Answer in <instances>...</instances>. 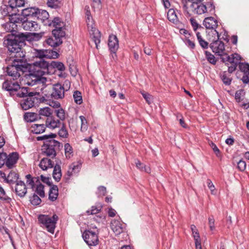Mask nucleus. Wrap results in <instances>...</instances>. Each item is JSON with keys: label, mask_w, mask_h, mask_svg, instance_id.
<instances>
[{"label": "nucleus", "mask_w": 249, "mask_h": 249, "mask_svg": "<svg viewBox=\"0 0 249 249\" xmlns=\"http://www.w3.org/2000/svg\"><path fill=\"white\" fill-rule=\"evenodd\" d=\"M45 52L46 59H55L59 56L58 53L53 50H45Z\"/></svg>", "instance_id": "obj_39"}, {"label": "nucleus", "mask_w": 249, "mask_h": 249, "mask_svg": "<svg viewBox=\"0 0 249 249\" xmlns=\"http://www.w3.org/2000/svg\"><path fill=\"white\" fill-rule=\"evenodd\" d=\"M47 23L49 26L54 27V29L52 32L53 36L48 38L45 42L53 47L59 46L63 43L62 38L66 35L64 22L60 18L55 17L52 21H48Z\"/></svg>", "instance_id": "obj_3"}, {"label": "nucleus", "mask_w": 249, "mask_h": 249, "mask_svg": "<svg viewBox=\"0 0 249 249\" xmlns=\"http://www.w3.org/2000/svg\"><path fill=\"white\" fill-rule=\"evenodd\" d=\"M64 149L66 158L70 159L73 153V148L72 146L70 143H66L64 145Z\"/></svg>", "instance_id": "obj_46"}, {"label": "nucleus", "mask_w": 249, "mask_h": 249, "mask_svg": "<svg viewBox=\"0 0 249 249\" xmlns=\"http://www.w3.org/2000/svg\"><path fill=\"white\" fill-rule=\"evenodd\" d=\"M108 46L110 52L114 53L119 48V40L116 36L109 35L108 39Z\"/></svg>", "instance_id": "obj_16"}, {"label": "nucleus", "mask_w": 249, "mask_h": 249, "mask_svg": "<svg viewBox=\"0 0 249 249\" xmlns=\"http://www.w3.org/2000/svg\"><path fill=\"white\" fill-rule=\"evenodd\" d=\"M73 97L75 102L78 105H80L82 103V97L81 93L78 90H76L74 92Z\"/></svg>", "instance_id": "obj_52"}, {"label": "nucleus", "mask_w": 249, "mask_h": 249, "mask_svg": "<svg viewBox=\"0 0 249 249\" xmlns=\"http://www.w3.org/2000/svg\"><path fill=\"white\" fill-rule=\"evenodd\" d=\"M43 36L42 33H28L27 34H24V36L26 37L25 41H38Z\"/></svg>", "instance_id": "obj_34"}, {"label": "nucleus", "mask_w": 249, "mask_h": 249, "mask_svg": "<svg viewBox=\"0 0 249 249\" xmlns=\"http://www.w3.org/2000/svg\"><path fill=\"white\" fill-rule=\"evenodd\" d=\"M212 35L214 38L212 40V42L210 47L212 51L218 55H222V53L225 51V45L223 41L220 40L218 32L216 30L211 31L209 32L208 36Z\"/></svg>", "instance_id": "obj_7"}, {"label": "nucleus", "mask_w": 249, "mask_h": 249, "mask_svg": "<svg viewBox=\"0 0 249 249\" xmlns=\"http://www.w3.org/2000/svg\"><path fill=\"white\" fill-rule=\"evenodd\" d=\"M45 50L44 49H34V57L38 58L40 60H45Z\"/></svg>", "instance_id": "obj_40"}, {"label": "nucleus", "mask_w": 249, "mask_h": 249, "mask_svg": "<svg viewBox=\"0 0 249 249\" xmlns=\"http://www.w3.org/2000/svg\"><path fill=\"white\" fill-rule=\"evenodd\" d=\"M7 158V155L5 153H0V168L4 164L6 165V160Z\"/></svg>", "instance_id": "obj_59"}, {"label": "nucleus", "mask_w": 249, "mask_h": 249, "mask_svg": "<svg viewBox=\"0 0 249 249\" xmlns=\"http://www.w3.org/2000/svg\"><path fill=\"white\" fill-rule=\"evenodd\" d=\"M46 126L44 124H34L31 127V131L35 134H40L44 132Z\"/></svg>", "instance_id": "obj_31"}, {"label": "nucleus", "mask_w": 249, "mask_h": 249, "mask_svg": "<svg viewBox=\"0 0 249 249\" xmlns=\"http://www.w3.org/2000/svg\"><path fill=\"white\" fill-rule=\"evenodd\" d=\"M15 184V192L16 194L21 197H24L27 193V188L24 182L19 180Z\"/></svg>", "instance_id": "obj_18"}, {"label": "nucleus", "mask_w": 249, "mask_h": 249, "mask_svg": "<svg viewBox=\"0 0 249 249\" xmlns=\"http://www.w3.org/2000/svg\"><path fill=\"white\" fill-rule=\"evenodd\" d=\"M36 179V182L38 183L36 185L35 192L40 196L41 197H44L45 196V191H44V186L40 182L39 178L37 177V178H35Z\"/></svg>", "instance_id": "obj_32"}, {"label": "nucleus", "mask_w": 249, "mask_h": 249, "mask_svg": "<svg viewBox=\"0 0 249 249\" xmlns=\"http://www.w3.org/2000/svg\"><path fill=\"white\" fill-rule=\"evenodd\" d=\"M228 62L231 64V66L228 67V72L231 73L236 70L238 65L235 58L231 55L230 56V59L228 60L227 63Z\"/></svg>", "instance_id": "obj_42"}, {"label": "nucleus", "mask_w": 249, "mask_h": 249, "mask_svg": "<svg viewBox=\"0 0 249 249\" xmlns=\"http://www.w3.org/2000/svg\"><path fill=\"white\" fill-rule=\"evenodd\" d=\"M19 177V174L14 171H11L8 175V178H5V183L9 185H12L16 183L17 182L19 181L18 180Z\"/></svg>", "instance_id": "obj_25"}, {"label": "nucleus", "mask_w": 249, "mask_h": 249, "mask_svg": "<svg viewBox=\"0 0 249 249\" xmlns=\"http://www.w3.org/2000/svg\"><path fill=\"white\" fill-rule=\"evenodd\" d=\"M196 37L198 40V41L199 42V45L200 46L205 49H207L209 46V43L204 40L201 36L200 35V34L199 32H197L196 33Z\"/></svg>", "instance_id": "obj_43"}, {"label": "nucleus", "mask_w": 249, "mask_h": 249, "mask_svg": "<svg viewBox=\"0 0 249 249\" xmlns=\"http://www.w3.org/2000/svg\"><path fill=\"white\" fill-rule=\"evenodd\" d=\"M0 199L9 202L11 199L6 196L5 192L3 188L0 185Z\"/></svg>", "instance_id": "obj_55"}, {"label": "nucleus", "mask_w": 249, "mask_h": 249, "mask_svg": "<svg viewBox=\"0 0 249 249\" xmlns=\"http://www.w3.org/2000/svg\"><path fill=\"white\" fill-rule=\"evenodd\" d=\"M19 18L21 19V21H20V22H18V24H21V26L25 30L34 31L36 28H37V24L36 22L32 20H29L28 18H22L20 15Z\"/></svg>", "instance_id": "obj_13"}, {"label": "nucleus", "mask_w": 249, "mask_h": 249, "mask_svg": "<svg viewBox=\"0 0 249 249\" xmlns=\"http://www.w3.org/2000/svg\"><path fill=\"white\" fill-rule=\"evenodd\" d=\"M111 228L114 232L116 233H124L127 232L126 225L117 220H114L111 223Z\"/></svg>", "instance_id": "obj_14"}, {"label": "nucleus", "mask_w": 249, "mask_h": 249, "mask_svg": "<svg viewBox=\"0 0 249 249\" xmlns=\"http://www.w3.org/2000/svg\"><path fill=\"white\" fill-rule=\"evenodd\" d=\"M8 4L14 10V13L17 14L18 10L17 9V7H22L25 4L24 0H9L7 2Z\"/></svg>", "instance_id": "obj_30"}, {"label": "nucleus", "mask_w": 249, "mask_h": 249, "mask_svg": "<svg viewBox=\"0 0 249 249\" xmlns=\"http://www.w3.org/2000/svg\"><path fill=\"white\" fill-rule=\"evenodd\" d=\"M60 160H55V164L53 165V179L57 182H59L62 177L61 168L59 163H61Z\"/></svg>", "instance_id": "obj_19"}, {"label": "nucleus", "mask_w": 249, "mask_h": 249, "mask_svg": "<svg viewBox=\"0 0 249 249\" xmlns=\"http://www.w3.org/2000/svg\"><path fill=\"white\" fill-rule=\"evenodd\" d=\"M205 53L206 57L209 63L215 65L216 63V60L214 56L208 51H205Z\"/></svg>", "instance_id": "obj_54"}, {"label": "nucleus", "mask_w": 249, "mask_h": 249, "mask_svg": "<svg viewBox=\"0 0 249 249\" xmlns=\"http://www.w3.org/2000/svg\"><path fill=\"white\" fill-rule=\"evenodd\" d=\"M27 67L29 73L26 77V84L29 86L44 84L47 79L43 75L53 73V71H49L48 62L45 60L36 61L32 64L27 63Z\"/></svg>", "instance_id": "obj_1"}, {"label": "nucleus", "mask_w": 249, "mask_h": 249, "mask_svg": "<svg viewBox=\"0 0 249 249\" xmlns=\"http://www.w3.org/2000/svg\"><path fill=\"white\" fill-rule=\"evenodd\" d=\"M24 119L27 122H33L40 120L37 113L26 112L24 114Z\"/></svg>", "instance_id": "obj_33"}, {"label": "nucleus", "mask_w": 249, "mask_h": 249, "mask_svg": "<svg viewBox=\"0 0 249 249\" xmlns=\"http://www.w3.org/2000/svg\"><path fill=\"white\" fill-rule=\"evenodd\" d=\"M237 167L239 169V170L241 171H243L245 170L246 167V162L243 160H240L238 163H237Z\"/></svg>", "instance_id": "obj_64"}, {"label": "nucleus", "mask_w": 249, "mask_h": 249, "mask_svg": "<svg viewBox=\"0 0 249 249\" xmlns=\"http://www.w3.org/2000/svg\"><path fill=\"white\" fill-rule=\"evenodd\" d=\"M57 137V135L55 133H51L48 135H44L41 136H38L36 137L37 141H44L46 142L47 140H50L51 139H54Z\"/></svg>", "instance_id": "obj_48"}, {"label": "nucleus", "mask_w": 249, "mask_h": 249, "mask_svg": "<svg viewBox=\"0 0 249 249\" xmlns=\"http://www.w3.org/2000/svg\"><path fill=\"white\" fill-rule=\"evenodd\" d=\"M6 60L7 61V59ZM8 61L6 72L13 80L17 79L20 77V72L23 73L27 71V61L26 58L10 57Z\"/></svg>", "instance_id": "obj_4"}, {"label": "nucleus", "mask_w": 249, "mask_h": 249, "mask_svg": "<svg viewBox=\"0 0 249 249\" xmlns=\"http://www.w3.org/2000/svg\"><path fill=\"white\" fill-rule=\"evenodd\" d=\"M186 9L188 14L201 15L207 12L206 5L202 2L190 4Z\"/></svg>", "instance_id": "obj_11"}, {"label": "nucleus", "mask_w": 249, "mask_h": 249, "mask_svg": "<svg viewBox=\"0 0 249 249\" xmlns=\"http://www.w3.org/2000/svg\"><path fill=\"white\" fill-rule=\"evenodd\" d=\"M102 208V206H100L99 207L92 206L91 208V210H88L87 211V213L89 215L97 214L101 211Z\"/></svg>", "instance_id": "obj_56"}, {"label": "nucleus", "mask_w": 249, "mask_h": 249, "mask_svg": "<svg viewBox=\"0 0 249 249\" xmlns=\"http://www.w3.org/2000/svg\"><path fill=\"white\" fill-rule=\"evenodd\" d=\"M209 225L210 230L213 231L215 230L214 227V219L213 215L210 216L208 218Z\"/></svg>", "instance_id": "obj_62"}, {"label": "nucleus", "mask_w": 249, "mask_h": 249, "mask_svg": "<svg viewBox=\"0 0 249 249\" xmlns=\"http://www.w3.org/2000/svg\"><path fill=\"white\" fill-rule=\"evenodd\" d=\"M63 0H48L47 5L48 7L53 9H59L63 5Z\"/></svg>", "instance_id": "obj_35"}, {"label": "nucleus", "mask_w": 249, "mask_h": 249, "mask_svg": "<svg viewBox=\"0 0 249 249\" xmlns=\"http://www.w3.org/2000/svg\"><path fill=\"white\" fill-rule=\"evenodd\" d=\"M57 117L59 119L60 121H64L66 119L65 110L61 107L54 111Z\"/></svg>", "instance_id": "obj_50"}, {"label": "nucleus", "mask_w": 249, "mask_h": 249, "mask_svg": "<svg viewBox=\"0 0 249 249\" xmlns=\"http://www.w3.org/2000/svg\"><path fill=\"white\" fill-rule=\"evenodd\" d=\"M21 21V19L19 18V14L12 13L10 18H9V21L3 24L2 26L6 32H11V34H17L18 25L17 24H18V22H20Z\"/></svg>", "instance_id": "obj_9"}, {"label": "nucleus", "mask_w": 249, "mask_h": 249, "mask_svg": "<svg viewBox=\"0 0 249 249\" xmlns=\"http://www.w3.org/2000/svg\"><path fill=\"white\" fill-rule=\"evenodd\" d=\"M36 17L42 20L43 22H44L45 25H48V21H52L53 20L49 19V15L46 10H41L39 9H38L37 15H36Z\"/></svg>", "instance_id": "obj_29"}, {"label": "nucleus", "mask_w": 249, "mask_h": 249, "mask_svg": "<svg viewBox=\"0 0 249 249\" xmlns=\"http://www.w3.org/2000/svg\"><path fill=\"white\" fill-rule=\"evenodd\" d=\"M190 22H191V25L193 28V29L195 31H196L197 29H202V30L203 29V27H202V26L199 25L197 23L195 19H194L193 18H191Z\"/></svg>", "instance_id": "obj_60"}, {"label": "nucleus", "mask_w": 249, "mask_h": 249, "mask_svg": "<svg viewBox=\"0 0 249 249\" xmlns=\"http://www.w3.org/2000/svg\"><path fill=\"white\" fill-rule=\"evenodd\" d=\"M137 167L142 171H144L149 173L150 172V169L148 166H145L143 163H142L140 160H138L136 162Z\"/></svg>", "instance_id": "obj_51"}, {"label": "nucleus", "mask_w": 249, "mask_h": 249, "mask_svg": "<svg viewBox=\"0 0 249 249\" xmlns=\"http://www.w3.org/2000/svg\"><path fill=\"white\" fill-rule=\"evenodd\" d=\"M100 38V32L98 30H95L93 33V40L96 45V47L97 49H98V45L100 44L101 41Z\"/></svg>", "instance_id": "obj_47"}, {"label": "nucleus", "mask_w": 249, "mask_h": 249, "mask_svg": "<svg viewBox=\"0 0 249 249\" xmlns=\"http://www.w3.org/2000/svg\"><path fill=\"white\" fill-rule=\"evenodd\" d=\"M0 12L1 14L4 16L12 15V13H14L13 8H12L8 4L7 5H3L0 7Z\"/></svg>", "instance_id": "obj_37"}, {"label": "nucleus", "mask_w": 249, "mask_h": 249, "mask_svg": "<svg viewBox=\"0 0 249 249\" xmlns=\"http://www.w3.org/2000/svg\"><path fill=\"white\" fill-rule=\"evenodd\" d=\"M60 127L61 128L58 132V135L62 138H67L69 136V133L66 128V124L64 123H62Z\"/></svg>", "instance_id": "obj_41"}, {"label": "nucleus", "mask_w": 249, "mask_h": 249, "mask_svg": "<svg viewBox=\"0 0 249 249\" xmlns=\"http://www.w3.org/2000/svg\"><path fill=\"white\" fill-rule=\"evenodd\" d=\"M30 201L31 203L34 206L39 205L42 201L41 198L35 193L30 197Z\"/></svg>", "instance_id": "obj_45"}, {"label": "nucleus", "mask_w": 249, "mask_h": 249, "mask_svg": "<svg viewBox=\"0 0 249 249\" xmlns=\"http://www.w3.org/2000/svg\"><path fill=\"white\" fill-rule=\"evenodd\" d=\"M231 73L224 71L221 74L220 77L223 83L227 86H229L231 84L232 78L230 77Z\"/></svg>", "instance_id": "obj_38"}, {"label": "nucleus", "mask_w": 249, "mask_h": 249, "mask_svg": "<svg viewBox=\"0 0 249 249\" xmlns=\"http://www.w3.org/2000/svg\"><path fill=\"white\" fill-rule=\"evenodd\" d=\"M53 113V109L50 107H47L40 108L37 113L39 116V119L40 120L43 119V117H47V118H50L52 116Z\"/></svg>", "instance_id": "obj_27"}, {"label": "nucleus", "mask_w": 249, "mask_h": 249, "mask_svg": "<svg viewBox=\"0 0 249 249\" xmlns=\"http://www.w3.org/2000/svg\"><path fill=\"white\" fill-rule=\"evenodd\" d=\"M172 24L174 25H172V27H175L178 30L179 33L181 35H184L185 36V38L189 37V36H191L188 31L183 28L184 25L180 21H179V20H177L175 21V19L173 18Z\"/></svg>", "instance_id": "obj_22"}, {"label": "nucleus", "mask_w": 249, "mask_h": 249, "mask_svg": "<svg viewBox=\"0 0 249 249\" xmlns=\"http://www.w3.org/2000/svg\"><path fill=\"white\" fill-rule=\"evenodd\" d=\"M26 178V183L33 189L35 186V182L36 181V178H33L30 174H28L25 176Z\"/></svg>", "instance_id": "obj_53"}, {"label": "nucleus", "mask_w": 249, "mask_h": 249, "mask_svg": "<svg viewBox=\"0 0 249 249\" xmlns=\"http://www.w3.org/2000/svg\"><path fill=\"white\" fill-rule=\"evenodd\" d=\"M20 101V106L23 110H26L34 106L36 103H43L47 99L41 96L38 92H29L28 96Z\"/></svg>", "instance_id": "obj_6"}, {"label": "nucleus", "mask_w": 249, "mask_h": 249, "mask_svg": "<svg viewBox=\"0 0 249 249\" xmlns=\"http://www.w3.org/2000/svg\"><path fill=\"white\" fill-rule=\"evenodd\" d=\"M38 219V221L47 229L48 231L53 233L55 224L58 219L56 214H53L52 217L48 215H40Z\"/></svg>", "instance_id": "obj_8"}, {"label": "nucleus", "mask_w": 249, "mask_h": 249, "mask_svg": "<svg viewBox=\"0 0 249 249\" xmlns=\"http://www.w3.org/2000/svg\"><path fill=\"white\" fill-rule=\"evenodd\" d=\"M193 237L195 242L196 249H202L201 244L203 240V238L201 237L199 234H194Z\"/></svg>", "instance_id": "obj_44"}, {"label": "nucleus", "mask_w": 249, "mask_h": 249, "mask_svg": "<svg viewBox=\"0 0 249 249\" xmlns=\"http://www.w3.org/2000/svg\"><path fill=\"white\" fill-rule=\"evenodd\" d=\"M203 25L207 29H212V31L216 30L215 29L218 26V22L214 18L210 17L204 19Z\"/></svg>", "instance_id": "obj_21"}, {"label": "nucleus", "mask_w": 249, "mask_h": 249, "mask_svg": "<svg viewBox=\"0 0 249 249\" xmlns=\"http://www.w3.org/2000/svg\"><path fill=\"white\" fill-rule=\"evenodd\" d=\"M68 89H66V91H67ZM65 89L61 84L57 83L53 85L52 92L49 95L47 96V95L45 94V98H49L51 97L52 99H61L64 97L65 95Z\"/></svg>", "instance_id": "obj_10"}, {"label": "nucleus", "mask_w": 249, "mask_h": 249, "mask_svg": "<svg viewBox=\"0 0 249 249\" xmlns=\"http://www.w3.org/2000/svg\"><path fill=\"white\" fill-rule=\"evenodd\" d=\"M63 147V144L59 142L51 139L44 142L42 146V152L44 155L52 159L54 158L57 152L59 151Z\"/></svg>", "instance_id": "obj_5"}, {"label": "nucleus", "mask_w": 249, "mask_h": 249, "mask_svg": "<svg viewBox=\"0 0 249 249\" xmlns=\"http://www.w3.org/2000/svg\"><path fill=\"white\" fill-rule=\"evenodd\" d=\"M53 165L54 162L48 158V157L42 159L39 164L40 168L44 171L47 170L49 168H53Z\"/></svg>", "instance_id": "obj_24"}, {"label": "nucleus", "mask_w": 249, "mask_h": 249, "mask_svg": "<svg viewBox=\"0 0 249 249\" xmlns=\"http://www.w3.org/2000/svg\"><path fill=\"white\" fill-rule=\"evenodd\" d=\"M82 237L89 246H95L98 244V234H82Z\"/></svg>", "instance_id": "obj_17"}, {"label": "nucleus", "mask_w": 249, "mask_h": 249, "mask_svg": "<svg viewBox=\"0 0 249 249\" xmlns=\"http://www.w3.org/2000/svg\"><path fill=\"white\" fill-rule=\"evenodd\" d=\"M37 11H38V8L35 7H28L25 8L22 10V16L27 18L28 17H36L37 15Z\"/></svg>", "instance_id": "obj_26"}, {"label": "nucleus", "mask_w": 249, "mask_h": 249, "mask_svg": "<svg viewBox=\"0 0 249 249\" xmlns=\"http://www.w3.org/2000/svg\"><path fill=\"white\" fill-rule=\"evenodd\" d=\"M209 144L211 147L213 149V152H214L216 156L217 157H220V151L217 147V146L212 141L209 142Z\"/></svg>", "instance_id": "obj_58"}, {"label": "nucleus", "mask_w": 249, "mask_h": 249, "mask_svg": "<svg viewBox=\"0 0 249 249\" xmlns=\"http://www.w3.org/2000/svg\"><path fill=\"white\" fill-rule=\"evenodd\" d=\"M62 123L59 120L56 119L53 116L47 118L46 120L45 126L51 129H55L61 126Z\"/></svg>", "instance_id": "obj_20"}, {"label": "nucleus", "mask_w": 249, "mask_h": 249, "mask_svg": "<svg viewBox=\"0 0 249 249\" xmlns=\"http://www.w3.org/2000/svg\"><path fill=\"white\" fill-rule=\"evenodd\" d=\"M107 194L106 188L104 186H100L98 187V194L99 196H104Z\"/></svg>", "instance_id": "obj_63"}, {"label": "nucleus", "mask_w": 249, "mask_h": 249, "mask_svg": "<svg viewBox=\"0 0 249 249\" xmlns=\"http://www.w3.org/2000/svg\"><path fill=\"white\" fill-rule=\"evenodd\" d=\"M58 196V188L57 185H53L50 187L49 191V199L52 201H55Z\"/></svg>", "instance_id": "obj_28"}, {"label": "nucleus", "mask_w": 249, "mask_h": 249, "mask_svg": "<svg viewBox=\"0 0 249 249\" xmlns=\"http://www.w3.org/2000/svg\"><path fill=\"white\" fill-rule=\"evenodd\" d=\"M2 89L9 91L10 96H13L14 92L19 89V85L18 82L6 80L2 84Z\"/></svg>", "instance_id": "obj_12"}, {"label": "nucleus", "mask_w": 249, "mask_h": 249, "mask_svg": "<svg viewBox=\"0 0 249 249\" xmlns=\"http://www.w3.org/2000/svg\"><path fill=\"white\" fill-rule=\"evenodd\" d=\"M244 95V90L240 89L236 91L235 94V99L238 102H240L243 100L242 97Z\"/></svg>", "instance_id": "obj_57"}, {"label": "nucleus", "mask_w": 249, "mask_h": 249, "mask_svg": "<svg viewBox=\"0 0 249 249\" xmlns=\"http://www.w3.org/2000/svg\"><path fill=\"white\" fill-rule=\"evenodd\" d=\"M48 68H49V71H53V73L55 71V69L63 71L66 69L62 62L54 61H52L50 63L48 62Z\"/></svg>", "instance_id": "obj_23"}, {"label": "nucleus", "mask_w": 249, "mask_h": 249, "mask_svg": "<svg viewBox=\"0 0 249 249\" xmlns=\"http://www.w3.org/2000/svg\"><path fill=\"white\" fill-rule=\"evenodd\" d=\"M25 38L23 33L10 34L5 37L3 44L11 53L10 57L26 58V53L22 48L26 44Z\"/></svg>", "instance_id": "obj_2"}, {"label": "nucleus", "mask_w": 249, "mask_h": 249, "mask_svg": "<svg viewBox=\"0 0 249 249\" xmlns=\"http://www.w3.org/2000/svg\"><path fill=\"white\" fill-rule=\"evenodd\" d=\"M19 159V154L18 152H12L7 156L6 160V166L8 169H12L17 163Z\"/></svg>", "instance_id": "obj_15"}, {"label": "nucleus", "mask_w": 249, "mask_h": 249, "mask_svg": "<svg viewBox=\"0 0 249 249\" xmlns=\"http://www.w3.org/2000/svg\"><path fill=\"white\" fill-rule=\"evenodd\" d=\"M184 42L185 44L190 49H194L195 48V43L193 41H192L189 37L185 38Z\"/></svg>", "instance_id": "obj_61"}, {"label": "nucleus", "mask_w": 249, "mask_h": 249, "mask_svg": "<svg viewBox=\"0 0 249 249\" xmlns=\"http://www.w3.org/2000/svg\"><path fill=\"white\" fill-rule=\"evenodd\" d=\"M239 68L240 71L243 72L244 75L249 73V64L248 63H239Z\"/></svg>", "instance_id": "obj_49"}, {"label": "nucleus", "mask_w": 249, "mask_h": 249, "mask_svg": "<svg viewBox=\"0 0 249 249\" xmlns=\"http://www.w3.org/2000/svg\"><path fill=\"white\" fill-rule=\"evenodd\" d=\"M28 88L26 87H21L19 85V89L17 90L16 92H14L13 96H16L18 97L19 98H24L28 96V94L29 93L28 91Z\"/></svg>", "instance_id": "obj_36"}]
</instances>
